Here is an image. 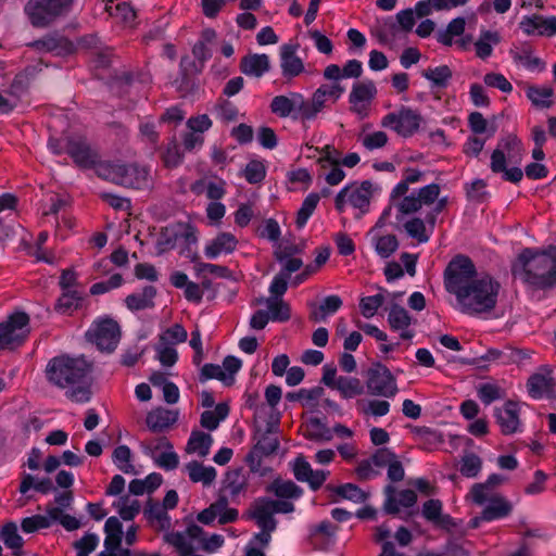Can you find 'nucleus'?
I'll list each match as a JSON object with an SVG mask.
<instances>
[{
    "label": "nucleus",
    "instance_id": "obj_1",
    "mask_svg": "<svg viewBox=\"0 0 556 556\" xmlns=\"http://www.w3.org/2000/svg\"><path fill=\"white\" fill-rule=\"evenodd\" d=\"M92 365L84 357L60 355L51 358L46 367V376L53 386L67 390V396L76 403L88 402L91 397L87 377Z\"/></svg>",
    "mask_w": 556,
    "mask_h": 556
},
{
    "label": "nucleus",
    "instance_id": "obj_2",
    "mask_svg": "<svg viewBox=\"0 0 556 556\" xmlns=\"http://www.w3.org/2000/svg\"><path fill=\"white\" fill-rule=\"evenodd\" d=\"M513 273L536 289L556 287V247L546 250H523L513 266Z\"/></svg>",
    "mask_w": 556,
    "mask_h": 556
},
{
    "label": "nucleus",
    "instance_id": "obj_3",
    "mask_svg": "<svg viewBox=\"0 0 556 556\" xmlns=\"http://www.w3.org/2000/svg\"><path fill=\"white\" fill-rule=\"evenodd\" d=\"M98 177L126 188L148 189L152 185L150 170L138 163L103 161L96 167Z\"/></svg>",
    "mask_w": 556,
    "mask_h": 556
},
{
    "label": "nucleus",
    "instance_id": "obj_4",
    "mask_svg": "<svg viewBox=\"0 0 556 556\" xmlns=\"http://www.w3.org/2000/svg\"><path fill=\"white\" fill-rule=\"evenodd\" d=\"M498 290L500 283L489 275H483L458 293L456 299L465 313H489L496 305Z\"/></svg>",
    "mask_w": 556,
    "mask_h": 556
},
{
    "label": "nucleus",
    "instance_id": "obj_5",
    "mask_svg": "<svg viewBox=\"0 0 556 556\" xmlns=\"http://www.w3.org/2000/svg\"><path fill=\"white\" fill-rule=\"evenodd\" d=\"M73 3L74 0H29L25 5V13L34 27L45 28L66 15Z\"/></svg>",
    "mask_w": 556,
    "mask_h": 556
},
{
    "label": "nucleus",
    "instance_id": "obj_6",
    "mask_svg": "<svg viewBox=\"0 0 556 556\" xmlns=\"http://www.w3.org/2000/svg\"><path fill=\"white\" fill-rule=\"evenodd\" d=\"M446 290L455 295L464 291L478 278L472 261L465 255H456L447 265L445 273Z\"/></svg>",
    "mask_w": 556,
    "mask_h": 556
},
{
    "label": "nucleus",
    "instance_id": "obj_7",
    "mask_svg": "<svg viewBox=\"0 0 556 556\" xmlns=\"http://www.w3.org/2000/svg\"><path fill=\"white\" fill-rule=\"evenodd\" d=\"M29 331V316L24 312L12 314L0 324V350H13L21 345Z\"/></svg>",
    "mask_w": 556,
    "mask_h": 556
},
{
    "label": "nucleus",
    "instance_id": "obj_8",
    "mask_svg": "<svg viewBox=\"0 0 556 556\" xmlns=\"http://www.w3.org/2000/svg\"><path fill=\"white\" fill-rule=\"evenodd\" d=\"M421 122L422 116L417 111L403 105L399 111L387 114L381 119V126L408 138L418 131Z\"/></svg>",
    "mask_w": 556,
    "mask_h": 556
},
{
    "label": "nucleus",
    "instance_id": "obj_9",
    "mask_svg": "<svg viewBox=\"0 0 556 556\" xmlns=\"http://www.w3.org/2000/svg\"><path fill=\"white\" fill-rule=\"evenodd\" d=\"M366 386L371 395L392 397L397 392L393 375L379 363L368 369Z\"/></svg>",
    "mask_w": 556,
    "mask_h": 556
},
{
    "label": "nucleus",
    "instance_id": "obj_10",
    "mask_svg": "<svg viewBox=\"0 0 556 556\" xmlns=\"http://www.w3.org/2000/svg\"><path fill=\"white\" fill-rule=\"evenodd\" d=\"M344 90V87L339 83L320 85L314 91L309 100L305 99L306 118L308 121L316 118L318 113L327 106L326 103L328 101L336 103L343 94Z\"/></svg>",
    "mask_w": 556,
    "mask_h": 556
},
{
    "label": "nucleus",
    "instance_id": "obj_11",
    "mask_svg": "<svg viewBox=\"0 0 556 556\" xmlns=\"http://www.w3.org/2000/svg\"><path fill=\"white\" fill-rule=\"evenodd\" d=\"M278 447V437L270 426L245 457V462L248 463L251 472H258L261 476H265L266 470H261L262 457L276 453Z\"/></svg>",
    "mask_w": 556,
    "mask_h": 556
},
{
    "label": "nucleus",
    "instance_id": "obj_12",
    "mask_svg": "<svg viewBox=\"0 0 556 556\" xmlns=\"http://www.w3.org/2000/svg\"><path fill=\"white\" fill-rule=\"evenodd\" d=\"M372 185L365 180L362 184L353 182L344 187L336 197V208H342L346 203L354 208H364L370 203Z\"/></svg>",
    "mask_w": 556,
    "mask_h": 556
},
{
    "label": "nucleus",
    "instance_id": "obj_13",
    "mask_svg": "<svg viewBox=\"0 0 556 556\" xmlns=\"http://www.w3.org/2000/svg\"><path fill=\"white\" fill-rule=\"evenodd\" d=\"M65 151L73 159L74 163L81 168L93 167L96 169L97 165L102 162L98 160V152L81 136L68 137Z\"/></svg>",
    "mask_w": 556,
    "mask_h": 556
},
{
    "label": "nucleus",
    "instance_id": "obj_14",
    "mask_svg": "<svg viewBox=\"0 0 556 556\" xmlns=\"http://www.w3.org/2000/svg\"><path fill=\"white\" fill-rule=\"evenodd\" d=\"M270 110L279 117H287L296 111L302 121L306 118L305 98L301 93H292L291 97L276 96L270 103Z\"/></svg>",
    "mask_w": 556,
    "mask_h": 556
},
{
    "label": "nucleus",
    "instance_id": "obj_15",
    "mask_svg": "<svg viewBox=\"0 0 556 556\" xmlns=\"http://www.w3.org/2000/svg\"><path fill=\"white\" fill-rule=\"evenodd\" d=\"M121 338L118 324L113 319L101 321L94 330L93 340L101 351H113Z\"/></svg>",
    "mask_w": 556,
    "mask_h": 556
},
{
    "label": "nucleus",
    "instance_id": "obj_16",
    "mask_svg": "<svg viewBox=\"0 0 556 556\" xmlns=\"http://www.w3.org/2000/svg\"><path fill=\"white\" fill-rule=\"evenodd\" d=\"M377 94L374 81L357 83L353 86L349 101L352 104V111L358 115L365 114L366 103H369Z\"/></svg>",
    "mask_w": 556,
    "mask_h": 556
},
{
    "label": "nucleus",
    "instance_id": "obj_17",
    "mask_svg": "<svg viewBox=\"0 0 556 556\" xmlns=\"http://www.w3.org/2000/svg\"><path fill=\"white\" fill-rule=\"evenodd\" d=\"M528 391L532 397L539 399L544 395L554 397V379L551 370L542 368L528 379Z\"/></svg>",
    "mask_w": 556,
    "mask_h": 556
},
{
    "label": "nucleus",
    "instance_id": "obj_18",
    "mask_svg": "<svg viewBox=\"0 0 556 556\" xmlns=\"http://www.w3.org/2000/svg\"><path fill=\"white\" fill-rule=\"evenodd\" d=\"M280 67L283 77L292 79L304 72V63L296 55V46L283 45L280 49Z\"/></svg>",
    "mask_w": 556,
    "mask_h": 556
},
{
    "label": "nucleus",
    "instance_id": "obj_19",
    "mask_svg": "<svg viewBox=\"0 0 556 556\" xmlns=\"http://www.w3.org/2000/svg\"><path fill=\"white\" fill-rule=\"evenodd\" d=\"M216 36V31L213 28H206L201 33L200 40L194 43L192 54L198 61V64L195 62L191 64L194 73H200L204 67V63L212 56L207 45L213 42Z\"/></svg>",
    "mask_w": 556,
    "mask_h": 556
},
{
    "label": "nucleus",
    "instance_id": "obj_20",
    "mask_svg": "<svg viewBox=\"0 0 556 556\" xmlns=\"http://www.w3.org/2000/svg\"><path fill=\"white\" fill-rule=\"evenodd\" d=\"M293 472L296 480L308 482L313 490L320 488L326 480V472L323 470L314 471L302 456L295 459Z\"/></svg>",
    "mask_w": 556,
    "mask_h": 556
},
{
    "label": "nucleus",
    "instance_id": "obj_21",
    "mask_svg": "<svg viewBox=\"0 0 556 556\" xmlns=\"http://www.w3.org/2000/svg\"><path fill=\"white\" fill-rule=\"evenodd\" d=\"M496 419L502 433L510 434L516 432L520 422L517 403L508 401L503 408L496 409Z\"/></svg>",
    "mask_w": 556,
    "mask_h": 556
},
{
    "label": "nucleus",
    "instance_id": "obj_22",
    "mask_svg": "<svg viewBox=\"0 0 556 556\" xmlns=\"http://www.w3.org/2000/svg\"><path fill=\"white\" fill-rule=\"evenodd\" d=\"M440 186L430 184L421 188L417 194L404 197L399 208H420L422 205H431L439 198Z\"/></svg>",
    "mask_w": 556,
    "mask_h": 556
},
{
    "label": "nucleus",
    "instance_id": "obj_23",
    "mask_svg": "<svg viewBox=\"0 0 556 556\" xmlns=\"http://www.w3.org/2000/svg\"><path fill=\"white\" fill-rule=\"evenodd\" d=\"M38 51L55 52L56 54L68 53L73 50V43L65 37L59 35H48L43 38L29 43Z\"/></svg>",
    "mask_w": 556,
    "mask_h": 556
},
{
    "label": "nucleus",
    "instance_id": "obj_24",
    "mask_svg": "<svg viewBox=\"0 0 556 556\" xmlns=\"http://www.w3.org/2000/svg\"><path fill=\"white\" fill-rule=\"evenodd\" d=\"M270 68L266 54H248L240 61V71L249 76L261 77Z\"/></svg>",
    "mask_w": 556,
    "mask_h": 556
},
{
    "label": "nucleus",
    "instance_id": "obj_25",
    "mask_svg": "<svg viewBox=\"0 0 556 556\" xmlns=\"http://www.w3.org/2000/svg\"><path fill=\"white\" fill-rule=\"evenodd\" d=\"M177 412L163 407L155 408L147 415V426L153 432H161L176 422Z\"/></svg>",
    "mask_w": 556,
    "mask_h": 556
},
{
    "label": "nucleus",
    "instance_id": "obj_26",
    "mask_svg": "<svg viewBox=\"0 0 556 556\" xmlns=\"http://www.w3.org/2000/svg\"><path fill=\"white\" fill-rule=\"evenodd\" d=\"M250 516L262 530H275L276 520L266 500L256 501L251 508Z\"/></svg>",
    "mask_w": 556,
    "mask_h": 556
},
{
    "label": "nucleus",
    "instance_id": "obj_27",
    "mask_svg": "<svg viewBox=\"0 0 556 556\" xmlns=\"http://www.w3.org/2000/svg\"><path fill=\"white\" fill-rule=\"evenodd\" d=\"M224 185L223 181H200L193 185L192 190L197 193H205V195L213 201L206 208H225L223 204L216 202L225 194Z\"/></svg>",
    "mask_w": 556,
    "mask_h": 556
},
{
    "label": "nucleus",
    "instance_id": "obj_28",
    "mask_svg": "<svg viewBox=\"0 0 556 556\" xmlns=\"http://www.w3.org/2000/svg\"><path fill=\"white\" fill-rule=\"evenodd\" d=\"M237 243L238 241L233 235L222 232L205 248V253L208 257L214 258L220 253H231Z\"/></svg>",
    "mask_w": 556,
    "mask_h": 556
},
{
    "label": "nucleus",
    "instance_id": "obj_29",
    "mask_svg": "<svg viewBox=\"0 0 556 556\" xmlns=\"http://www.w3.org/2000/svg\"><path fill=\"white\" fill-rule=\"evenodd\" d=\"M156 289L152 286H147L142 293H135L126 296L125 303L130 311H140L151 308L154 306V298Z\"/></svg>",
    "mask_w": 556,
    "mask_h": 556
},
{
    "label": "nucleus",
    "instance_id": "obj_30",
    "mask_svg": "<svg viewBox=\"0 0 556 556\" xmlns=\"http://www.w3.org/2000/svg\"><path fill=\"white\" fill-rule=\"evenodd\" d=\"M248 486V477L242 468L229 470L224 479V489L228 490L231 496H237Z\"/></svg>",
    "mask_w": 556,
    "mask_h": 556
},
{
    "label": "nucleus",
    "instance_id": "obj_31",
    "mask_svg": "<svg viewBox=\"0 0 556 556\" xmlns=\"http://www.w3.org/2000/svg\"><path fill=\"white\" fill-rule=\"evenodd\" d=\"M501 41V36L497 31L484 30L481 33L479 39L475 42L476 55L482 60L492 54L493 45Z\"/></svg>",
    "mask_w": 556,
    "mask_h": 556
},
{
    "label": "nucleus",
    "instance_id": "obj_32",
    "mask_svg": "<svg viewBox=\"0 0 556 556\" xmlns=\"http://www.w3.org/2000/svg\"><path fill=\"white\" fill-rule=\"evenodd\" d=\"M186 468L193 482H202L204 485H210L216 478V470L213 467H204L195 460L187 464Z\"/></svg>",
    "mask_w": 556,
    "mask_h": 556
},
{
    "label": "nucleus",
    "instance_id": "obj_33",
    "mask_svg": "<svg viewBox=\"0 0 556 556\" xmlns=\"http://www.w3.org/2000/svg\"><path fill=\"white\" fill-rule=\"evenodd\" d=\"M267 491L281 498H296L302 494V490L293 481L282 479H275Z\"/></svg>",
    "mask_w": 556,
    "mask_h": 556
},
{
    "label": "nucleus",
    "instance_id": "obj_34",
    "mask_svg": "<svg viewBox=\"0 0 556 556\" xmlns=\"http://www.w3.org/2000/svg\"><path fill=\"white\" fill-rule=\"evenodd\" d=\"M388 323L393 330H404L412 324L409 313L397 303H392L389 308Z\"/></svg>",
    "mask_w": 556,
    "mask_h": 556
},
{
    "label": "nucleus",
    "instance_id": "obj_35",
    "mask_svg": "<svg viewBox=\"0 0 556 556\" xmlns=\"http://www.w3.org/2000/svg\"><path fill=\"white\" fill-rule=\"evenodd\" d=\"M213 439L210 434L201 431L192 432L186 451L187 453H198L201 457L208 454Z\"/></svg>",
    "mask_w": 556,
    "mask_h": 556
},
{
    "label": "nucleus",
    "instance_id": "obj_36",
    "mask_svg": "<svg viewBox=\"0 0 556 556\" xmlns=\"http://www.w3.org/2000/svg\"><path fill=\"white\" fill-rule=\"evenodd\" d=\"M554 90L551 87L528 86L527 97L536 108H551L553 105Z\"/></svg>",
    "mask_w": 556,
    "mask_h": 556
},
{
    "label": "nucleus",
    "instance_id": "obj_37",
    "mask_svg": "<svg viewBox=\"0 0 556 556\" xmlns=\"http://www.w3.org/2000/svg\"><path fill=\"white\" fill-rule=\"evenodd\" d=\"M229 413V407L226 403H219L214 410H205L201 415V426L208 430H214L218 427L219 422L224 420Z\"/></svg>",
    "mask_w": 556,
    "mask_h": 556
},
{
    "label": "nucleus",
    "instance_id": "obj_38",
    "mask_svg": "<svg viewBox=\"0 0 556 556\" xmlns=\"http://www.w3.org/2000/svg\"><path fill=\"white\" fill-rule=\"evenodd\" d=\"M104 531L106 534L104 540L105 548H114L122 545L123 527L118 518L110 517L105 522Z\"/></svg>",
    "mask_w": 556,
    "mask_h": 556
},
{
    "label": "nucleus",
    "instance_id": "obj_39",
    "mask_svg": "<svg viewBox=\"0 0 556 556\" xmlns=\"http://www.w3.org/2000/svg\"><path fill=\"white\" fill-rule=\"evenodd\" d=\"M306 437L316 442L330 441L332 431L317 417H313L306 425Z\"/></svg>",
    "mask_w": 556,
    "mask_h": 556
},
{
    "label": "nucleus",
    "instance_id": "obj_40",
    "mask_svg": "<svg viewBox=\"0 0 556 556\" xmlns=\"http://www.w3.org/2000/svg\"><path fill=\"white\" fill-rule=\"evenodd\" d=\"M334 389L345 399H351L364 393V386L359 379L344 376L338 377L337 387Z\"/></svg>",
    "mask_w": 556,
    "mask_h": 556
},
{
    "label": "nucleus",
    "instance_id": "obj_41",
    "mask_svg": "<svg viewBox=\"0 0 556 556\" xmlns=\"http://www.w3.org/2000/svg\"><path fill=\"white\" fill-rule=\"evenodd\" d=\"M422 76L431 81L434 87L445 88L448 85L453 74L447 65H441L434 68H427L422 72Z\"/></svg>",
    "mask_w": 556,
    "mask_h": 556
},
{
    "label": "nucleus",
    "instance_id": "obj_42",
    "mask_svg": "<svg viewBox=\"0 0 556 556\" xmlns=\"http://www.w3.org/2000/svg\"><path fill=\"white\" fill-rule=\"evenodd\" d=\"M3 542L7 547L13 549V555L18 556L22 553L23 539L17 532V527L14 522H8L3 526L1 531Z\"/></svg>",
    "mask_w": 556,
    "mask_h": 556
},
{
    "label": "nucleus",
    "instance_id": "obj_43",
    "mask_svg": "<svg viewBox=\"0 0 556 556\" xmlns=\"http://www.w3.org/2000/svg\"><path fill=\"white\" fill-rule=\"evenodd\" d=\"M489 502V505L481 513V518L483 520H492L495 518L504 517L510 511V505L498 495Z\"/></svg>",
    "mask_w": 556,
    "mask_h": 556
},
{
    "label": "nucleus",
    "instance_id": "obj_44",
    "mask_svg": "<svg viewBox=\"0 0 556 556\" xmlns=\"http://www.w3.org/2000/svg\"><path fill=\"white\" fill-rule=\"evenodd\" d=\"M105 11L113 17L118 18L121 22L125 24H130L136 18V12L127 2H121L113 4V1L110 0L105 4Z\"/></svg>",
    "mask_w": 556,
    "mask_h": 556
},
{
    "label": "nucleus",
    "instance_id": "obj_45",
    "mask_svg": "<svg viewBox=\"0 0 556 556\" xmlns=\"http://www.w3.org/2000/svg\"><path fill=\"white\" fill-rule=\"evenodd\" d=\"M328 489L332 490L340 497L353 501L355 503H364L369 496L368 493L364 492L357 485L352 483H346L334 488L328 486Z\"/></svg>",
    "mask_w": 556,
    "mask_h": 556
},
{
    "label": "nucleus",
    "instance_id": "obj_46",
    "mask_svg": "<svg viewBox=\"0 0 556 556\" xmlns=\"http://www.w3.org/2000/svg\"><path fill=\"white\" fill-rule=\"evenodd\" d=\"M266 304L273 320L285 321L290 318V307L280 298H268Z\"/></svg>",
    "mask_w": 556,
    "mask_h": 556
},
{
    "label": "nucleus",
    "instance_id": "obj_47",
    "mask_svg": "<svg viewBox=\"0 0 556 556\" xmlns=\"http://www.w3.org/2000/svg\"><path fill=\"white\" fill-rule=\"evenodd\" d=\"M482 467L481 458L475 453H467L460 459V473L467 478L476 477Z\"/></svg>",
    "mask_w": 556,
    "mask_h": 556
},
{
    "label": "nucleus",
    "instance_id": "obj_48",
    "mask_svg": "<svg viewBox=\"0 0 556 556\" xmlns=\"http://www.w3.org/2000/svg\"><path fill=\"white\" fill-rule=\"evenodd\" d=\"M505 481V477L501 475H491L484 483H476L472 485L470 495L473 502H481L483 500L482 492L486 489H494Z\"/></svg>",
    "mask_w": 556,
    "mask_h": 556
},
{
    "label": "nucleus",
    "instance_id": "obj_49",
    "mask_svg": "<svg viewBox=\"0 0 556 556\" xmlns=\"http://www.w3.org/2000/svg\"><path fill=\"white\" fill-rule=\"evenodd\" d=\"M47 514L53 521H59L66 530L73 531L80 527V522L75 517L64 514L59 507H48Z\"/></svg>",
    "mask_w": 556,
    "mask_h": 556
},
{
    "label": "nucleus",
    "instance_id": "obj_50",
    "mask_svg": "<svg viewBox=\"0 0 556 556\" xmlns=\"http://www.w3.org/2000/svg\"><path fill=\"white\" fill-rule=\"evenodd\" d=\"M213 378L223 381L227 386H230L233 382V378L227 377V374L224 371L222 366L214 364H205L201 369L200 380L204 381Z\"/></svg>",
    "mask_w": 556,
    "mask_h": 556
},
{
    "label": "nucleus",
    "instance_id": "obj_51",
    "mask_svg": "<svg viewBox=\"0 0 556 556\" xmlns=\"http://www.w3.org/2000/svg\"><path fill=\"white\" fill-rule=\"evenodd\" d=\"M243 176L248 182L258 184L266 176L265 165L261 161L253 160L247 164Z\"/></svg>",
    "mask_w": 556,
    "mask_h": 556
},
{
    "label": "nucleus",
    "instance_id": "obj_52",
    "mask_svg": "<svg viewBox=\"0 0 556 556\" xmlns=\"http://www.w3.org/2000/svg\"><path fill=\"white\" fill-rule=\"evenodd\" d=\"M176 239L181 241L185 249L189 250L197 242L195 229L190 224L178 223L175 225Z\"/></svg>",
    "mask_w": 556,
    "mask_h": 556
},
{
    "label": "nucleus",
    "instance_id": "obj_53",
    "mask_svg": "<svg viewBox=\"0 0 556 556\" xmlns=\"http://www.w3.org/2000/svg\"><path fill=\"white\" fill-rule=\"evenodd\" d=\"M166 542L173 545L180 556H189L193 552V546L180 532H173L165 536Z\"/></svg>",
    "mask_w": 556,
    "mask_h": 556
},
{
    "label": "nucleus",
    "instance_id": "obj_54",
    "mask_svg": "<svg viewBox=\"0 0 556 556\" xmlns=\"http://www.w3.org/2000/svg\"><path fill=\"white\" fill-rule=\"evenodd\" d=\"M404 228L407 233L417 239L418 242H427L429 240L428 235L426 233V226L422 219L420 218H412L404 223Z\"/></svg>",
    "mask_w": 556,
    "mask_h": 556
},
{
    "label": "nucleus",
    "instance_id": "obj_55",
    "mask_svg": "<svg viewBox=\"0 0 556 556\" xmlns=\"http://www.w3.org/2000/svg\"><path fill=\"white\" fill-rule=\"evenodd\" d=\"M399 241L394 235H387L378 238L376 251L381 257H389L396 251Z\"/></svg>",
    "mask_w": 556,
    "mask_h": 556
},
{
    "label": "nucleus",
    "instance_id": "obj_56",
    "mask_svg": "<svg viewBox=\"0 0 556 556\" xmlns=\"http://www.w3.org/2000/svg\"><path fill=\"white\" fill-rule=\"evenodd\" d=\"M383 302L384 296L382 294L363 298L359 302L362 314L367 318L372 317Z\"/></svg>",
    "mask_w": 556,
    "mask_h": 556
},
{
    "label": "nucleus",
    "instance_id": "obj_57",
    "mask_svg": "<svg viewBox=\"0 0 556 556\" xmlns=\"http://www.w3.org/2000/svg\"><path fill=\"white\" fill-rule=\"evenodd\" d=\"M187 340V331L185 328L175 324L173 327L168 328L161 337L160 341L165 344H175L178 342H185Z\"/></svg>",
    "mask_w": 556,
    "mask_h": 556
},
{
    "label": "nucleus",
    "instance_id": "obj_58",
    "mask_svg": "<svg viewBox=\"0 0 556 556\" xmlns=\"http://www.w3.org/2000/svg\"><path fill=\"white\" fill-rule=\"evenodd\" d=\"M388 135L384 131H375L362 137V143L367 150L383 148L388 143Z\"/></svg>",
    "mask_w": 556,
    "mask_h": 556
},
{
    "label": "nucleus",
    "instance_id": "obj_59",
    "mask_svg": "<svg viewBox=\"0 0 556 556\" xmlns=\"http://www.w3.org/2000/svg\"><path fill=\"white\" fill-rule=\"evenodd\" d=\"M483 81L486 86L492 88H497L503 92H510L513 90L511 84L506 79V77L498 73H488L483 77Z\"/></svg>",
    "mask_w": 556,
    "mask_h": 556
},
{
    "label": "nucleus",
    "instance_id": "obj_60",
    "mask_svg": "<svg viewBox=\"0 0 556 556\" xmlns=\"http://www.w3.org/2000/svg\"><path fill=\"white\" fill-rule=\"evenodd\" d=\"M80 296L78 295L77 291H66L62 294V296L59 299L55 308L59 312H67L72 308H77L79 305Z\"/></svg>",
    "mask_w": 556,
    "mask_h": 556
},
{
    "label": "nucleus",
    "instance_id": "obj_61",
    "mask_svg": "<svg viewBox=\"0 0 556 556\" xmlns=\"http://www.w3.org/2000/svg\"><path fill=\"white\" fill-rule=\"evenodd\" d=\"M496 149H503L504 153L507 152L509 159L519 155L522 151L521 141L515 135L503 138Z\"/></svg>",
    "mask_w": 556,
    "mask_h": 556
},
{
    "label": "nucleus",
    "instance_id": "obj_62",
    "mask_svg": "<svg viewBox=\"0 0 556 556\" xmlns=\"http://www.w3.org/2000/svg\"><path fill=\"white\" fill-rule=\"evenodd\" d=\"M164 163L167 167H176L180 164L182 155L179 151V146L176 140L168 143L166 151L163 154Z\"/></svg>",
    "mask_w": 556,
    "mask_h": 556
},
{
    "label": "nucleus",
    "instance_id": "obj_63",
    "mask_svg": "<svg viewBox=\"0 0 556 556\" xmlns=\"http://www.w3.org/2000/svg\"><path fill=\"white\" fill-rule=\"evenodd\" d=\"M178 240L176 239L175 225L173 227H166L162 229L157 245L160 252H165L173 249Z\"/></svg>",
    "mask_w": 556,
    "mask_h": 556
},
{
    "label": "nucleus",
    "instance_id": "obj_64",
    "mask_svg": "<svg viewBox=\"0 0 556 556\" xmlns=\"http://www.w3.org/2000/svg\"><path fill=\"white\" fill-rule=\"evenodd\" d=\"M159 359L164 366H173L177 361V351L168 344L159 342L156 345Z\"/></svg>",
    "mask_w": 556,
    "mask_h": 556
}]
</instances>
